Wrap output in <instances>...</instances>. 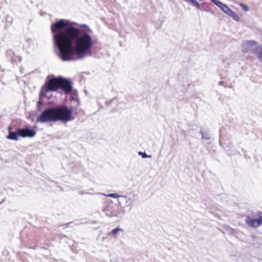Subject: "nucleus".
I'll return each mask as SVG.
<instances>
[{"mask_svg": "<svg viewBox=\"0 0 262 262\" xmlns=\"http://www.w3.org/2000/svg\"><path fill=\"white\" fill-rule=\"evenodd\" d=\"M54 50L62 61L83 59L92 55L97 40L86 24L59 19L51 25Z\"/></svg>", "mask_w": 262, "mask_h": 262, "instance_id": "nucleus-1", "label": "nucleus"}, {"mask_svg": "<svg viewBox=\"0 0 262 262\" xmlns=\"http://www.w3.org/2000/svg\"><path fill=\"white\" fill-rule=\"evenodd\" d=\"M73 111L72 106L68 107L64 104L48 106L37 117L36 122L45 123L60 121L67 123L75 119Z\"/></svg>", "mask_w": 262, "mask_h": 262, "instance_id": "nucleus-2", "label": "nucleus"}, {"mask_svg": "<svg viewBox=\"0 0 262 262\" xmlns=\"http://www.w3.org/2000/svg\"><path fill=\"white\" fill-rule=\"evenodd\" d=\"M41 89L48 94L50 92H57L69 95L73 90L72 82L68 78L62 76L48 77Z\"/></svg>", "mask_w": 262, "mask_h": 262, "instance_id": "nucleus-3", "label": "nucleus"}, {"mask_svg": "<svg viewBox=\"0 0 262 262\" xmlns=\"http://www.w3.org/2000/svg\"><path fill=\"white\" fill-rule=\"evenodd\" d=\"M137 200V196L135 193H129L127 195H121L118 202L120 204L124 205V208H128L130 210L133 207V203Z\"/></svg>", "mask_w": 262, "mask_h": 262, "instance_id": "nucleus-4", "label": "nucleus"}, {"mask_svg": "<svg viewBox=\"0 0 262 262\" xmlns=\"http://www.w3.org/2000/svg\"><path fill=\"white\" fill-rule=\"evenodd\" d=\"M257 46H258V42L256 40H244L242 43V52L245 53H250L253 54L255 47Z\"/></svg>", "mask_w": 262, "mask_h": 262, "instance_id": "nucleus-5", "label": "nucleus"}, {"mask_svg": "<svg viewBox=\"0 0 262 262\" xmlns=\"http://www.w3.org/2000/svg\"><path fill=\"white\" fill-rule=\"evenodd\" d=\"M216 6L219 7L222 11L229 16L232 17L234 20L238 21L239 16L238 15L230 9L226 5L223 4L220 1Z\"/></svg>", "mask_w": 262, "mask_h": 262, "instance_id": "nucleus-6", "label": "nucleus"}, {"mask_svg": "<svg viewBox=\"0 0 262 262\" xmlns=\"http://www.w3.org/2000/svg\"><path fill=\"white\" fill-rule=\"evenodd\" d=\"M47 93H45L41 89L40 91L39 95V100L37 102L36 107L37 111L38 112H40L41 113L45 109L43 108L44 106L45 105V103L43 101V98L46 97L47 96Z\"/></svg>", "mask_w": 262, "mask_h": 262, "instance_id": "nucleus-7", "label": "nucleus"}, {"mask_svg": "<svg viewBox=\"0 0 262 262\" xmlns=\"http://www.w3.org/2000/svg\"><path fill=\"white\" fill-rule=\"evenodd\" d=\"M22 138H32L36 134V131L34 128L25 127L21 128Z\"/></svg>", "mask_w": 262, "mask_h": 262, "instance_id": "nucleus-8", "label": "nucleus"}, {"mask_svg": "<svg viewBox=\"0 0 262 262\" xmlns=\"http://www.w3.org/2000/svg\"><path fill=\"white\" fill-rule=\"evenodd\" d=\"M19 137H21V128H17L15 132H10L7 136V139L17 141Z\"/></svg>", "mask_w": 262, "mask_h": 262, "instance_id": "nucleus-9", "label": "nucleus"}, {"mask_svg": "<svg viewBox=\"0 0 262 262\" xmlns=\"http://www.w3.org/2000/svg\"><path fill=\"white\" fill-rule=\"evenodd\" d=\"M245 222L250 227H253V228H257L259 226H260L257 223V221L256 219L251 218L250 216H247V217L245 219Z\"/></svg>", "mask_w": 262, "mask_h": 262, "instance_id": "nucleus-10", "label": "nucleus"}, {"mask_svg": "<svg viewBox=\"0 0 262 262\" xmlns=\"http://www.w3.org/2000/svg\"><path fill=\"white\" fill-rule=\"evenodd\" d=\"M253 54L256 56L260 61H262V45H259L255 47Z\"/></svg>", "mask_w": 262, "mask_h": 262, "instance_id": "nucleus-11", "label": "nucleus"}, {"mask_svg": "<svg viewBox=\"0 0 262 262\" xmlns=\"http://www.w3.org/2000/svg\"><path fill=\"white\" fill-rule=\"evenodd\" d=\"M200 134L202 135V139L205 140H209L211 139V136L207 130H204L202 129L200 130Z\"/></svg>", "mask_w": 262, "mask_h": 262, "instance_id": "nucleus-12", "label": "nucleus"}, {"mask_svg": "<svg viewBox=\"0 0 262 262\" xmlns=\"http://www.w3.org/2000/svg\"><path fill=\"white\" fill-rule=\"evenodd\" d=\"M119 231H123V229L120 228L119 227H118L116 228L113 229L110 232L107 233L108 235L112 234L114 237H116V235Z\"/></svg>", "mask_w": 262, "mask_h": 262, "instance_id": "nucleus-13", "label": "nucleus"}, {"mask_svg": "<svg viewBox=\"0 0 262 262\" xmlns=\"http://www.w3.org/2000/svg\"><path fill=\"white\" fill-rule=\"evenodd\" d=\"M102 211L105 212L106 215L107 216L111 217L113 216L112 211H111L110 207V206H106L102 210Z\"/></svg>", "mask_w": 262, "mask_h": 262, "instance_id": "nucleus-14", "label": "nucleus"}, {"mask_svg": "<svg viewBox=\"0 0 262 262\" xmlns=\"http://www.w3.org/2000/svg\"><path fill=\"white\" fill-rule=\"evenodd\" d=\"M185 2L196 8L197 7H199L200 3L196 0H186Z\"/></svg>", "mask_w": 262, "mask_h": 262, "instance_id": "nucleus-15", "label": "nucleus"}, {"mask_svg": "<svg viewBox=\"0 0 262 262\" xmlns=\"http://www.w3.org/2000/svg\"><path fill=\"white\" fill-rule=\"evenodd\" d=\"M258 218L256 219L259 226L262 225V212H257Z\"/></svg>", "mask_w": 262, "mask_h": 262, "instance_id": "nucleus-16", "label": "nucleus"}, {"mask_svg": "<svg viewBox=\"0 0 262 262\" xmlns=\"http://www.w3.org/2000/svg\"><path fill=\"white\" fill-rule=\"evenodd\" d=\"M6 55L8 57L11 58L14 56V53L12 50L9 49L6 51Z\"/></svg>", "mask_w": 262, "mask_h": 262, "instance_id": "nucleus-17", "label": "nucleus"}, {"mask_svg": "<svg viewBox=\"0 0 262 262\" xmlns=\"http://www.w3.org/2000/svg\"><path fill=\"white\" fill-rule=\"evenodd\" d=\"M121 195H119L116 193H109L106 195V196L108 197H110V198H114V199H116V198L120 199V196H121Z\"/></svg>", "mask_w": 262, "mask_h": 262, "instance_id": "nucleus-18", "label": "nucleus"}, {"mask_svg": "<svg viewBox=\"0 0 262 262\" xmlns=\"http://www.w3.org/2000/svg\"><path fill=\"white\" fill-rule=\"evenodd\" d=\"M138 155L140 156H141L142 158H151V155H147L146 154V152H145L139 151L138 152Z\"/></svg>", "mask_w": 262, "mask_h": 262, "instance_id": "nucleus-19", "label": "nucleus"}, {"mask_svg": "<svg viewBox=\"0 0 262 262\" xmlns=\"http://www.w3.org/2000/svg\"><path fill=\"white\" fill-rule=\"evenodd\" d=\"M197 8H198L199 10L203 11L206 12H209V10L208 9H207L205 7V5L203 4H199V7H197Z\"/></svg>", "mask_w": 262, "mask_h": 262, "instance_id": "nucleus-20", "label": "nucleus"}, {"mask_svg": "<svg viewBox=\"0 0 262 262\" xmlns=\"http://www.w3.org/2000/svg\"><path fill=\"white\" fill-rule=\"evenodd\" d=\"M71 101H75L77 103V105H79L80 104V100L77 97H75L74 96V94H72V95L71 96Z\"/></svg>", "mask_w": 262, "mask_h": 262, "instance_id": "nucleus-21", "label": "nucleus"}, {"mask_svg": "<svg viewBox=\"0 0 262 262\" xmlns=\"http://www.w3.org/2000/svg\"><path fill=\"white\" fill-rule=\"evenodd\" d=\"M239 5L242 8V9L245 11H247L249 10V8L248 7V6L245 5L244 4L240 3L239 4Z\"/></svg>", "mask_w": 262, "mask_h": 262, "instance_id": "nucleus-22", "label": "nucleus"}, {"mask_svg": "<svg viewBox=\"0 0 262 262\" xmlns=\"http://www.w3.org/2000/svg\"><path fill=\"white\" fill-rule=\"evenodd\" d=\"M12 125H10L8 127V133H10V132H13L12 130Z\"/></svg>", "mask_w": 262, "mask_h": 262, "instance_id": "nucleus-23", "label": "nucleus"}, {"mask_svg": "<svg viewBox=\"0 0 262 262\" xmlns=\"http://www.w3.org/2000/svg\"><path fill=\"white\" fill-rule=\"evenodd\" d=\"M213 4H214L215 5L219 3L220 0H210Z\"/></svg>", "mask_w": 262, "mask_h": 262, "instance_id": "nucleus-24", "label": "nucleus"}, {"mask_svg": "<svg viewBox=\"0 0 262 262\" xmlns=\"http://www.w3.org/2000/svg\"><path fill=\"white\" fill-rule=\"evenodd\" d=\"M73 223L72 222H69V223H68L66 224V227H70L71 226V224H72Z\"/></svg>", "mask_w": 262, "mask_h": 262, "instance_id": "nucleus-25", "label": "nucleus"}, {"mask_svg": "<svg viewBox=\"0 0 262 262\" xmlns=\"http://www.w3.org/2000/svg\"><path fill=\"white\" fill-rule=\"evenodd\" d=\"M224 81H220L219 83L220 85H223L224 84Z\"/></svg>", "mask_w": 262, "mask_h": 262, "instance_id": "nucleus-26", "label": "nucleus"}, {"mask_svg": "<svg viewBox=\"0 0 262 262\" xmlns=\"http://www.w3.org/2000/svg\"><path fill=\"white\" fill-rule=\"evenodd\" d=\"M108 235L107 234V233L105 234L104 236L102 238V240L104 241V239H105L107 237Z\"/></svg>", "mask_w": 262, "mask_h": 262, "instance_id": "nucleus-27", "label": "nucleus"}, {"mask_svg": "<svg viewBox=\"0 0 262 262\" xmlns=\"http://www.w3.org/2000/svg\"><path fill=\"white\" fill-rule=\"evenodd\" d=\"M89 192H84V191H81L79 194H89Z\"/></svg>", "mask_w": 262, "mask_h": 262, "instance_id": "nucleus-28", "label": "nucleus"}, {"mask_svg": "<svg viewBox=\"0 0 262 262\" xmlns=\"http://www.w3.org/2000/svg\"><path fill=\"white\" fill-rule=\"evenodd\" d=\"M91 224H97V223H98V222H97V221H92V222H91Z\"/></svg>", "mask_w": 262, "mask_h": 262, "instance_id": "nucleus-29", "label": "nucleus"}, {"mask_svg": "<svg viewBox=\"0 0 262 262\" xmlns=\"http://www.w3.org/2000/svg\"><path fill=\"white\" fill-rule=\"evenodd\" d=\"M61 236L60 237V238H62V237H66V235H63L62 234L60 235Z\"/></svg>", "mask_w": 262, "mask_h": 262, "instance_id": "nucleus-30", "label": "nucleus"}, {"mask_svg": "<svg viewBox=\"0 0 262 262\" xmlns=\"http://www.w3.org/2000/svg\"><path fill=\"white\" fill-rule=\"evenodd\" d=\"M101 233H102V231H101V230H100V234H99V235H100V234H101Z\"/></svg>", "mask_w": 262, "mask_h": 262, "instance_id": "nucleus-31", "label": "nucleus"}, {"mask_svg": "<svg viewBox=\"0 0 262 262\" xmlns=\"http://www.w3.org/2000/svg\"><path fill=\"white\" fill-rule=\"evenodd\" d=\"M4 201V200L2 202H0V204H2V203H3Z\"/></svg>", "mask_w": 262, "mask_h": 262, "instance_id": "nucleus-32", "label": "nucleus"}, {"mask_svg": "<svg viewBox=\"0 0 262 262\" xmlns=\"http://www.w3.org/2000/svg\"><path fill=\"white\" fill-rule=\"evenodd\" d=\"M183 1L185 2L186 0H183Z\"/></svg>", "mask_w": 262, "mask_h": 262, "instance_id": "nucleus-33", "label": "nucleus"}]
</instances>
